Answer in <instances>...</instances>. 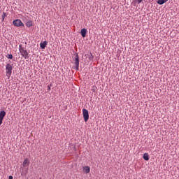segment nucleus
I'll return each mask as SVG.
<instances>
[{
  "instance_id": "obj_12",
  "label": "nucleus",
  "mask_w": 179,
  "mask_h": 179,
  "mask_svg": "<svg viewBox=\"0 0 179 179\" xmlns=\"http://www.w3.org/2000/svg\"><path fill=\"white\" fill-rule=\"evenodd\" d=\"M27 27H31L33 26V22L29 20L27 23H26Z\"/></svg>"
},
{
  "instance_id": "obj_15",
  "label": "nucleus",
  "mask_w": 179,
  "mask_h": 179,
  "mask_svg": "<svg viewBox=\"0 0 179 179\" xmlns=\"http://www.w3.org/2000/svg\"><path fill=\"white\" fill-rule=\"evenodd\" d=\"M6 16H8V14H6V13H3V14H2V22H3V20H5V17H6Z\"/></svg>"
},
{
  "instance_id": "obj_14",
  "label": "nucleus",
  "mask_w": 179,
  "mask_h": 179,
  "mask_svg": "<svg viewBox=\"0 0 179 179\" xmlns=\"http://www.w3.org/2000/svg\"><path fill=\"white\" fill-rule=\"evenodd\" d=\"M6 57L8 59H13V55L12 54L7 55Z\"/></svg>"
},
{
  "instance_id": "obj_8",
  "label": "nucleus",
  "mask_w": 179,
  "mask_h": 179,
  "mask_svg": "<svg viewBox=\"0 0 179 179\" xmlns=\"http://www.w3.org/2000/svg\"><path fill=\"white\" fill-rule=\"evenodd\" d=\"M87 33V29H86L85 28L82 29L80 31L81 36L83 38L86 37Z\"/></svg>"
},
{
  "instance_id": "obj_7",
  "label": "nucleus",
  "mask_w": 179,
  "mask_h": 179,
  "mask_svg": "<svg viewBox=\"0 0 179 179\" xmlns=\"http://www.w3.org/2000/svg\"><path fill=\"white\" fill-rule=\"evenodd\" d=\"M22 166L23 167H29V166H30V160L26 158L22 163Z\"/></svg>"
},
{
  "instance_id": "obj_18",
  "label": "nucleus",
  "mask_w": 179,
  "mask_h": 179,
  "mask_svg": "<svg viewBox=\"0 0 179 179\" xmlns=\"http://www.w3.org/2000/svg\"><path fill=\"white\" fill-rule=\"evenodd\" d=\"M8 179H13V176H10L8 177Z\"/></svg>"
},
{
  "instance_id": "obj_1",
  "label": "nucleus",
  "mask_w": 179,
  "mask_h": 179,
  "mask_svg": "<svg viewBox=\"0 0 179 179\" xmlns=\"http://www.w3.org/2000/svg\"><path fill=\"white\" fill-rule=\"evenodd\" d=\"M19 51L20 53L21 54L22 57H23V58H24V59H27V58H29V52H27V50L26 49V48L22 47V45H19Z\"/></svg>"
},
{
  "instance_id": "obj_4",
  "label": "nucleus",
  "mask_w": 179,
  "mask_h": 179,
  "mask_svg": "<svg viewBox=\"0 0 179 179\" xmlns=\"http://www.w3.org/2000/svg\"><path fill=\"white\" fill-rule=\"evenodd\" d=\"M83 115L85 122H87V121L89 120V110H87L85 108H83Z\"/></svg>"
},
{
  "instance_id": "obj_17",
  "label": "nucleus",
  "mask_w": 179,
  "mask_h": 179,
  "mask_svg": "<svg viewBox=\"0 0 179 179\" xmlns=\"http://www.w3.org/2000/svg\"><path fill=\"white\" fill-rule=\"evenodd\" d=\"M51 86H52L51 84L50 85H48V92H50V90H51Z\"/></svg>"
},
{
  "instance_id": "obj_2",
  "label": "nucleus",
  "mask_w": 179,
  "mask_h": 179,
  "mask_svg": "<svg viewBox=\"0 0 179 179\" xmlns=\"http://www.w3.org/2000/svg\"><path fill=\"white\" fill-rule=\"evenodd\" d=\"M13 69V65L10 64V63H8L6 65V72L8 78H10V75H12Z\"/></svg>"
},
{
  "instance_id": "obj_10",
  "label": "nucleus",
  "mask_w": 179,
  "mask_h": 179,
  "mask_svg": "<svg viewBox=\"0 0 179 179\" xmlns=\"http://www.w3.org/2000/svg\"><path fill=\"white\" fill-rule=\"evenodd\" d=\"M83 171H84V173H86V174H89V173H90V167L84 166L83 167Z\"/></svg>"
},
{
  "instance_id": "obj_5",
  "label": "nucleus",
  "mask_w": 179,
  "mask_h": 179,
  "mask_svg": "<svg viewBox=\"0 0 179 179\" xmlns=\"http://www.w3.org/2000/svg\"><path fill=\"white\" fill-rule=\"evenodd\" d=\"M13 24L15 25L16 27H20L22 26H24V24H23L22 20H20L19 19L15 20L13 22Z\"/></svg>"
},
{
  "instance_id": "obj_9",
  "label": "nucleus",
  "mask_w": 179,
  "mask_h": 179,
  "mask_svg": "<svg viewBox=\"0 0 179 179\" xmlns=\"http://www.w3.org/2000/svg\"><path fill=\"white\" fill-rule=\"evenodd\" d=\"M47 44H48V42L47 41H45L43 43H40V47L42 48V50H44L45 47H47Z\"/></svg>"
},
{
  "instance_id": "obj_16",
  "label": "nucleus",
  "mask_w": 179,
  "mask_h": 179,
  "mask_svg": "<svg viewBox=\"0 0 179 179\" xmlns=\"http://www.w3.org/2000/svg\"><path fill=\"white\" fill-rule=\"evenodd\" d=\"M143 0H134L135 3H138V5H139V3H142Z\"/></svg>"
},
{
  "instance_id": "obj_13",
  "label": "nucleus",
  "mask_w": 179,
  "mask_h": 179,
  "mask_svg": "<svg viewBox=\"0 0 179 179\" xmlns=\"http://www.w3.org/2000/svg\"><path fill=\"white\" fill-rule=\"evenodd\" d=\"M167 1H169V0H158L157 3L159 5H163V3H166V2H167Z\"/></svg>"
},
{
  "instance_id": "obj_3",
  "label": "nucleus",
  "mask_w": 179,
  "mask_h": 179,
  "mask_svg": "<svg viewBox=\"0 0 179 179\" xmlns=\"http://www.w3.org/2000/svg\"><path fill=\"white\" fill-rule=\"evenodd\" d=\"M74 64L76 65V71H79V55L76 53L73 58Z\"/></svg>"
},
{
  "instance_id": "obj_6",
  "label": "nucleus",
  "mask_w": 179,
  "mask_h": 179,
  "mask_svg": "<svg viewBox=\"0 0 179 179\" xmlns=\"http://www.w3.org/2000/svg\"><path fill=\"white\" fill-rule=\"evenodd\" d=\"M5 115H6V112H5L4 110H1L0 112V125L2 124V121H3Z\"/></svg>"
},
{
  "instance_id": "obj_11",
  "label": "nucleus",
  "mask_w": 179,
  "mask_h": 179,
  "mask_svg": "<svg viewBox=\"0 0 179 179\" xmlns=\"http://www.w3.org/2000/svg\"><path fill=\"white\" fill-rule=\"evenodd\" d=\"M143 158L144 159V160H149L150 157H149V154L148 153H144L143 155Z\"/></svg>"
}]
</instances>
